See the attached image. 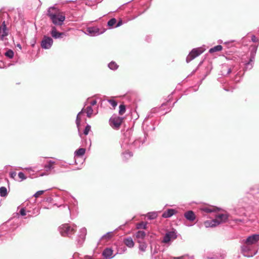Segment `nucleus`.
<instances>
[{"label":"nucleus","mask_w":259,"mask_h":259,"mask_svg":"<svg viewBox=\"0 0 259 259\" xmlns=\"http://www.w3.org/2000/svg\"><path fill=\"white\" fill-rule=\"evenodd\" d=\"M228 219L227 214H218L215 215L214 219L205 221L204 224L206 228L214 227L226 222Z\"/></svg>","instance_id":"f03ea898"},{"label":"nucleus","mask_w":259,"mask_h":259,"mask_svg":"<svg viewBox=\"0 0 259 259\" xmlns=\"http://www.w3.org/2000/svg\"><path fill=\"white\" fill-rule=\"evenodd\" d=\"M111 237V232H108L103 236V238H110Z\"/></svg>","instance_id":"a19ab883"},{"label":"nucleus","mask_w":259,"mask_h":259,"mask_svg":"<svg viewBox=\"0 0 259 259\" xmlns=\"http://www.w3.org/2000/svg\"><path fill=\"white\" fill-rule=\"evenodd\" d=\"M126 250V248L125 247H124L123 248V252L125 251Z\"/></svg>","instance_id":"09e8293b"},{"label":"nucleus","mask_w":259,"mask_h":259,"mask_svg":"<svg viewBox=\"0 0 259 259\" xmlns=\"http://www.w3.org/2000/svg\"><path fill=\"white\" fill-rule=\"evenodd\" d=\"M123 158L124 160H126L128 158L133 156V154L131 152L126 151L122 153Z\"/></svg>","instance_id":"c85d7f7f"},{"label":"nucleus","mask_w":259,"mask_h":259,"mask_svg":"<svg viewBox=\"0 0 259 259\" xmlns=\"http://www.w3.org/2000/svg\"><path fill=\"white\" fill-rule=\"evenodd\" d=\"M46 190H39L37 191L34 195L33 196L35 197H38L39 195L42 194Z\"/></svg>","instance_id":"58836bf2"},{"label":"nucleus","mask_w":259,"mask_h":259,"mask_svg":"<svg viewBox=\"0 0 259 259\" xmlns=\"http://www.w3.org/2000/svg\"><path fill=\"white\" fill-rule=\"evenodd\" d=\"M177 237L176 233L175 231H170L165 234L163 237L162 242L168 243L171 240H174Z\"/></svg>","instance_id":"9b49d317"},{"label":"nucleus","mask_w":259,"mask_h":259,"mask_svg":"<svg viewBox=\"0 0 259 259\" xmlns=\"http://www.w3.org/2000/svg\"><path fill=\"white\" fill-rule=\"evenodd\" d=\"M90 98H89L87 99L86 102L84 103V106L87 105L88 104H90V106H94L96 105L97 101L96 100H93L90 101Z\"/></svg>","instance_id":"c756f323"},{"label":"nucleus","mask_w":259,"mask_h":259,"mask_svg":"<svg viewBox=\"0 0 259 259\" xmlns=\"http://www.w3.org/2000/svg\"><path fill=\"white\" fill-rule=\"evenodd\" d=\"M119 114L120 115H123L125 112V106L123 104L120 105L119 107Z\"/></svg>","instance_id":"473e14b6"},{"label":"nucleus","mask_w":259,"mask_h":259,"mask_svg":"<svg viewBox=\"0 0 259 259\" xmlns=\"http://www.w3.org/2000/svg\"><path fill=\"white\" fill-rule=\"evenodd\" d=\"M53 43V39L47 36H44L41 42V47L44 49H49L51 48Z\"/></svg>","instance_id":"1a4fd4ad"},{"label":"nucleus","mask_w":259,"mask_h":259,"mask_svg":"<svg viewBox=\"0 0 259 259\" xmlns=\"http://www.w3.org/2000/svg\"><path fill=\"white\" fill-rule=\"evenodd\" d=\"M146 215L148 217V219L153 220L157 218V213L155 211L150 212H148Z\"/></svg>","instance_id":"a878e982"},{"label":"nucleus","mask_w":259,"mask_h":259,"mask_svg":"<svg viewBox=\"0 0 259 259\" xmlns=\"http://www.w3.org/2000/svg\"><path fill=\"white\" fill-rule=\"evenodd\" d=\"M174 259H183L184 256H181L179 257H174Z\"/></svg>","instance_id":"a18cd8bd"},{"label":"nucleus","mask_w":259,"mask_h":259,"mask_svg":"<svg viewBox=\"0 0 259 259\" xmlns=\"http://www.w3.org/2000/svg\"><path fill=\"white\" fill-rule=\"evenodd\" d=\"M251 40L253 42H256L258 41V39L256 37V36L254 35L251 36Z\"/></svg>","instance_id":"79ce46f5"},{"label":"nucleus","mask_w":259,"mask_h":259,"mask_svg":"<svg viewBox=\"0 0 259 259\" xmlns=\"http://www.w3.org/2000/svg\"><path fill=\"white\" fill-rule=\"evenodd\" d=\"M184 217L185 218L190 221H194L196 219V216L194 212L192 210H189L186 212L184 213Z\"/></svg>","instance_id":"f3484780"},{"label":"nucleus","mask_w":259,"mask_h":259,"mask_svg":"<svg viewBox=\"0 0 259 259\" xmlns=\"http://www.w3.org/2000/svg\"><path fill=\"white\" fill-rule=\"evenodd\" d=\"M201 210L206 213H210L214 212L216 210V208L213 206H205L201 208Z\"/></svg>","instance_id":"412c9836"},{"label":"nucleus","mask_w":259,"mask_h":259,"mask_svg":"<svg viewBox=\"0 0 259 259\" xmlns=\"http://www.w3.org/2000/svg\"><path fill=\"white\" fill-rule=\"evenodd\" d=\"M105 29L100 30L97 27H89L87 28L85 33L91 36H96L103 33Z\"/></svg>","instance_id":"6e6552de"},{"label":"nucleus","mask_w":259,"mask_h":259,"mask_svg":"<svg viewBox=\"0 0 259 259\" xmlns=\"http://www.w3.org/2000/svg\"><path fill=\"white\" fill-rule=\"evenodd\" d=\"M122 24V20H120L118 22V23H117V24L116 25L115 27H119L120 26H121V25Z\"/></svg>","instance_id":"37998d69"},{"label":"nucleus","mask_w":259,"mask_h":259,"mask_svg":"<svg viewBox=\"0 0 259 259\" xmlns=\"http://www.w3.org/2000/svg\"><path fill=\"white\" fill-rule=\"evenodd\" d=\"M102 254L105 259H111L113 257L112 256L113 250L109 248L104 249Z\"/></svg>","instance_id":"2eb2a0df"},{"label":"nucleus","mask_w":259,"mask_h":259,"mask_svg":"<svg viewBox=\"0 0 259 259\" xmlns=\"http://www.w3.org/2000/svg\"><path fill=\"white\" fill-rule=\"evenodd\" d=\"M86 235L87 229L85 228H81L79 231L77 240V242L79 245H81L84 242Z\"/></svg>","instance_id":"ddd939ff"},{"label":"nucleus","mask_w":259,"mask_h":259,"mask_svg":"<svg viewBox=\"0 0 259 259\" xmlns=\"http://www.w3.org/2000/svg\"><path fill=\"white\" fill-rule=\"evenodd\" d=\"M49 11H50V12L51 13H55V14H56V13L57 12V10L56 8H55L54 7H50L48 9V12H47V15H48V16H49Z\"/></svg>","instance_id":"f704fd0d"},{"label":"nucleus","mask_w":259,"mask_h":259,"mask_svg":"<svg viewBox=\"0 0 259 259\" xmlns=\"http://www.w3.org/2000/svg\"><path fill=\"white\" fill-rule=\"evenodd\" d=\"M56 164V163L55 161L49 160L45 164L44 168L46 171H50L54 168V165Z\"/></svg>","instance_id":"a211bd4d"},{"label":"nucleus","mask_w":259,"mask_h":259,"mask_svg":"<svg viewBox=\"0 0 259 259\" xmlns=\"http://www.w3.org/2000/svg\"><path fill=\"white\" fill-rule=\"evenodd\" d=\"M254 59V56L253 55L251 57L250 61L245 64V68L246 69H250L252 68Z\"/></svg>","instance_id":"b1692460"},{"label":"nucleus","mask_w":259,"mask_h":259,"mask_svg":"<svg viewBox=\"0 0 259 259\" xmlns=\"http://www.w3.org/2000/svg\"><path fill=\"white\" fill-rule=\"evenodd\" d=\"M116 23L115 18H112L108 22V25L110 27H113Z\"/></svg>","instance_id":"72a5a7b5"},{"label":"nucleus","mask_w":259,"mask_h":259,"mask_svg":"<svg viewBox=\"0 0 259 259\" xmlns=\"http://www.w3.org/2000/svg\"><path fill=\"white\" fill-rule=\"evenodd\" d=\"M5 55L9 58L12 59L14 56V52L12 50H9L5 53Z\"/></svg>","instance_id":"2f4dec72"},{"label":"nucleus","mask_w":259,"mask_h":259,"mask_svg":"<svg viewBox=\"0 0 259 259\" xmlns=\"http://www.w3.org/2000/svg\"><path fill=\"white\" fill-rule=\"evenodd\" d=\"M49 17L50 18L52 22L56 25H62L65 20L64 15L51 13L50 11L49 12Z\"/></svg>","instance_id":"39448f33"},{"label":"nucleus","mask_w":259,"mask_h":259,"mask_svg":"<svg viewBox=\"0 0 259 259\" xmlns=\"http://www.w3.org/2000/svg\"><path fill=\"white\" fill-rule=\"evenodd\" d=\"M91 127L90 125L88 124L87 125V126H85L84 131H83V134L85 135H87L90 131L91 130Z\"/></svg>","instance_id":"e433bc0d"},{"label":"nucleus","mask_w":259,"mask_h":259,"mask_svg":"<svg viewBox=\"0 0 259 259\" xmlns=\"http://www.w3.org/2000/svg\"><path fill=\"white\" fill-rule=\"evenodd\" d=\"M87 259H92V258H91V257H88L87 258Z\"/></svg>","instance_id":"3c124183"},{"label":"nucleus","mask_w":259,"mask_h":259,"mask_svg":"<svg viewBox=\"0 0 259 259\" xmlns=\"http://www.w3.org/2000/svg\"><path fill=\"white\" fill-rule=\"evenodd\" d=\"M76 226L73 224H64L59 227L60 234L64 237H70L75 232Z\"/></svg>","instance_id":"7ed1b4c3"},{"label":"nucleus","mask_w":259,"mask_h":259,"mask_svg":"<svg viewBox=\"0 0 259 259\" xmlns=\"http://www.w3.org/2000/svg\"><path fill=\"white\" fill-rule=\"evenodd\" d=\"M147 223L142 222L140 223L137 224V225L136 226V228L138 229H146V227H147Z\"/></svg>","instance_id":"7c9ffc66"},{"label":"nucleus","mask_w":259,"mask_h":259,"mask_svg":"<svg viewBox=\"0 0 259 259\" xmlns=\"http://www.w3.org/2000/svg\"><path fill=\"white\" fill-rule=\"evenodd\" d=\"M51 34L52 36L55 39L60 38L63 36L65 35L64 33L57 31L56 28L55 27H52V30L51 31Z\"/></svg>","instance_id":"4468645a"},{"label":"nucleus","mask_w":259,"mask_h":259,"mask_svg":"<svg viewBox=\"0 0 259 259\" xmlns=\"http://www.w3.org/2000/svg\"><path fill=\"white\" fill-rule=\"evenodd\" d=\"M138 242L140 243L139 248L140 251L145 252L147 248V244L145 242H141L140 240H138Z\"/></svg>","instance_id":"393cba45"},{"label":"nucleus","mask_w":259,"mask_h":259,"mask_svg":"<svg viewBox=\"0 0 259 259\" xmlns=\"http://www.w3.org/2000/svg\"><path fill=\"white\" fill-rule=\"evenodd\" d=\"M177 212L178 211L175 209H168L163 213L162 217L164 218H168Z\"/></svg>","instance_id":"dca6fc26"},{"label":"nucleus","mask_w":259,"mask_h":259,"mask_svg":"<svg viewBox=\"0 0 259 259\" xmlns=\"http://www.w3.org/2000/svg\"><path fill=\"white\" fill-rule=\"evenodd\" d=\"M136 237L138 240H143L146 236V233L143 231H138L135 234Z\"/></svg>","instance_id":"4be33fe9"},{"label":"nucleus","mask_w":259,"mask_h":259,"mask_svg":"<svg viewBox=\"0 0 259 259\" xmlns=\"http://www.w3.org/2000/svg\"><path fill=\"white\" fill-rule=\"evenodd\" d=\"M8 35V30L5 24V21L3 22V24L0 27V39L3 41H6L7 36Z\"/></svg>","instance_id":"9d476101"},{"label":"nucleus","mask_w":259,"mask_h":259,"mask_svg":"<svg viewBox=\"0 0 259 259\" xmlns=\"http://www.w3.org/2000/svg\"><path fill=\"white\" fill-rule=\"evenodd\" d=\"M108 102L114 108H115L117 105V103L116 101L114 100L109 99V100H108Z\"/></svg>","instance_id":"c9c22d12"},{"label":"nucleus","mask_w":259,"mask_h":259,"mask_svg":"<svg viewBox=\"0 0 259 259\" xmlns=\"http://www.w3.org/2000/svg\"><path fill=\"white\" fill-rule=\"evenodd\" d=\"M108 67L110 69L115 70L118 68V66L115 62L112 61L108 64Z\"/></svg>","instance_id":"cd10ccee"},{"label":"nucleus","mask_w":259,"mask_h":259,"mask_svg":"<svg viewBox=\"0 0 259 259\" xmlns=\"http://www.w3.org/2000/svg\"><path fill=\"white\" fill-rule=\"evenodd\" d=\"M83 112H85L87 114V116L89 118H91L93 113V109L91 106H88L85 109L84 108H83L78 113L76 119V124L77 125V126L79 127V126L80 125V122L81 119L79 117V116L81 114H82Z\"/></svg>","instance_id":"0eeeda50"},{"label":"nucleus","mask_w":259,"mask_h":259,"mask_svg":"<svg viewBox=\"0 0 259 259\" xmlns=\"http://www.w3.org/2000/svg\"><path fill=\"white\" fill-rule=\"evenodd\" d=\"M222 46L221 45L216 46L209 50L210 53H213L216 52H219L222 50Z\"/></svg>","instance_id":"5701e85b"},{"label":"nucleus","mask_w":259,"mask_h":259,"mask_svg":"<svg viewBox=\"0 0 259 259\" xmlns=\"http://www.w3.org/2000/svg\"><path fill=\"white\" fill-rule=\"evenodd\" d=\"M18 176L19 178L20 179V181H22L26 179V178L24 174L22 172H19L18 174Z\"/></svg>","instance_id":"4c0bfd02"},{"label":"nucleus","mask_w":259,"mask_h":259,"mask_svg":"<svg viewBox=\"0 0 259 259\" xmlns=\"http://www.w3.org/2000/svg\"><path fill=\"white\" fill-rule=\"evenodd\" d=\"M124 244L128 247L132 248L134 246L135 243L131 237L125 238L123 241Z\"/></svg>","instance_id":"6ab92c4d"},{"label":"nucleus","mask_w":259,"mask_h":259,"mask_svg":"<svg viewBox=\"0 0 259 259\" xmlns=\"http://www.w3.org/2000/svg\"><path fill=\"white\" fill-rule=\"evenodd\" d=\"M7 189L5 187H1L0 188V196L5 197L7 195Z\"/></svg>","instance_id":"bb28decb"},{"label":"nucleus","mask_w":259,"mask_h":259,"mask_svg":"<svg viewBox=\"0 0 259 259\" xmlns=\"http://www.w3.org/2000/svg\"><path fill=\"white\" fill-rule=\"evenodd\" d=\"M259 241V234H254L248 236L242 241L241 246V251L244 256L251 257L254 255L256 252H251L253 246L257 244Z\"/></svg>","instance_id":"f257e3e1"},{"label":"nucleus","mask_w":259,"mask_h":259,"mask_svg":"<svg viewBox=\"0 0 259 259\" xmlns=\"http://www.w3.org/2000/svg\"><path fill=\"white\" fill-rule=\"evenodd\" d=\"M85 152V149L83 148H80L76 150L74 152V158L76 157H81L84 155Z\"/></svg>","instance_id":"aec40b11"},{"label":"nucleus","mask_w":259,"mask_h":259,"mask_svg":"<svg viewBox=\"0 0 259 259\" xmlns=\"http://www.w3.org/2000/svg\"><path fill=\"white\" fill-rule=\"evenodd\" d=\"M16 176V172H13L11 174V176L12 178H14L15 176Z\"/></svg>","instance_id":"c03bdc74"},{"label":"nucleus","mask_w":259,"mask_h":259,"mask_svg":"<svg viewBox=\"0 0 259 259\" xmlns=\"http://www.w3.org/2000/svg\"><path fill=\"white\" fill-rule=\"evenodd\" d=\"M123 118L113 115L109 119V124L114 129H118L120 126Z\"/></svg>","instance_id":"423d86ee"},{"label":"nucleus","mask_w":259,"mask_h":259,"mask_svg":"<svg viewBox=\"0 0 259 259\" xmlns=\"http://www.w3.org/2000/svg\"><path fill=\"white\" fill-rule=\"evenodd\" d=\"M232 72L235 73L234 71V67L232 68L229 65L224 64L222 65L221 73L223 75H227Z\"/></svg>","instance_id":"f8f14e48"},{"label":"nucleus","mask_w":259,"mask_h":259,"mask_svg":"<svg viewBox=\"0 0 259 259\" xmlns=\"http://www.w3.org/2000/svg\"><path fill=\"white\" fill-rule=\"evenodd\" d=\"M205 49L204 47H199L193 49L189 54L186 58V62H190L191 61L202 54Z\"/></svg>","instance_id":"20e7f679"},{"label":"nucleus","mask_w":259,"mask_h":259,"mask_svg":"<svg viewBox=\"0 0 259 259\" xmlns=\"http://www.w3.org/2000/svg\"><path fill=\"white\" fill-rule=\"evenodd\" d=\"M67 209H68V210L70 211V208L68 206H67Z\"/></svg>","instance_id":"8fccbe9b"},{"label":"nucleus","mask_w":259,"mask_h":259,"mask_svg":"<svg viewBox=\"0 0 259 259\" xmlns=\"http://www.w3.org/2000/svg\"><path fill=\"white\" fill-rule=\"evenodd\" d=\"M19 213L22 216L25 215H26V210H25V208H22L20 209Z\"/></svg>","instance_id":"ea45409f"},{"label":"nucleus","mask_w":259,"mask_h":259,"mask_svg":"<svg viewBox=\"0 0 259 259\" xmlns=\"http://www.w3.org/2000/svg\"><path fill=\"white\" fill-rule=\"evenodd\" d=\"M16 46L19 48L20 50L22 49L21 46L20 44H17Z\"/></svg>","instance_id":"de8ad7c7"},{"label":"nucleus","mask_w":259,"mask_h":259,"mask_svg":"<svg viewBox=\"0 0 259 259\" xmlns=\"http://www.w3.org/2000/svg\"><path fill=\"white\" fill-rule=\"evenodd\" d=\"M234 221H235V222H237H237H242V220H241V219H235V220H234Z\"/></svg>","instance_id":"49530a36"}]
</instances>
